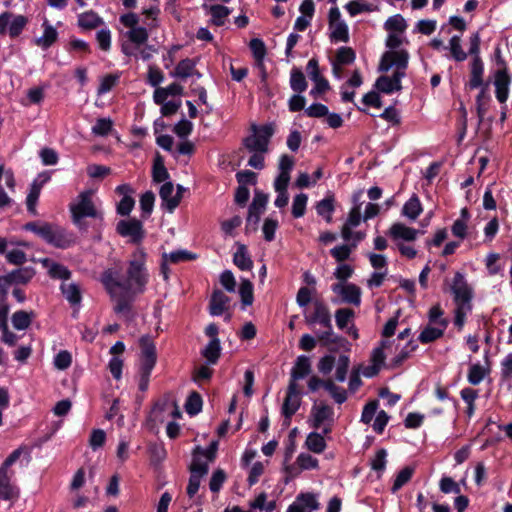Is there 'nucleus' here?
Masks as SVG:
<instances>
[{
    "instance_id": "f257e3e1",
    "label": "nucleus",
    "mask_w": 512,
    "mask_h": 512,
    "mask_svg": "<svg viewBox=\"0 0 512 512\" xmlns=\"http://www.w3.org/2000/svg\"><path fill=\"white\" fill-rule=\"evenodd\" d=\"M147 254L143 248L136 249L128 263L126 280L121 281L112 270L103 272L101 281L115 302L114 312L128 316L136 295L144 293L149 281L146 267Z\"/></svg>"
},
{
    "instance_id": "f03ea898",
    "label": "nucleus",
    "mask_w": 512,
    "mask_h": 512,
    "mask_svg": "<svg viewBox=\"0 0 512 512\" xmlns=\"http://www.w3.org/2000/svg\"><path fill=\"white\" fill-rule=\"evenodd\" d=\"M408 63L409 53L405 49H400V51H386L382 54L378 66L379 72L386 73L395 66V71L390 77L393 92H397L402 89L401 80L406 76Z\"/></svg>"
},
{
    "instance_id": "7ed1b4c3",
    "label": "nucleus",
    "mask_w": 512,
    "mask_h": 512,
    "mask_svg": "<svg viewBox=\"0 0 512 512\" xmlns=\"http://www.w3.org/2000/svg\"><path fill=\"white\" fill-rule=\"evenodd\" d=\"M71 212V219L73 224L82 232H87L88 225L85 222V218L90 217L98 219L103 222V214L98 211L92 201V191L85 190L79 193L77 197V203H71L69 205Z\"/></svg>"
},
{
    "instance_id": "20e7f679",
    "label": "nucleus",
    "mask_w": 512,
    "mask_h": 512,
    "mask_svg": "<svg viewBox=\"0 0 512 512\" xmlns=\"http://www.w3.org/2000/svg\"><path fill=\"white\" fill-rule=\"evenodd\" d=\"M26 231H30L41 237L48 244L66 249L73 244V240L66 233L65 229L48 222L39 224L38 222H28L23 227Z\"/></svg>"
},
{
    "instance_id": "39448f33",
    "label": "nucleus",
    "mask_w": 512,
    "mask_h": 512,
    "mask_svg": "<svg viewBox=\"0 0 512 512\" xmlns=\"http://www.w3.org/2000/svg\"><path fill=\"white\" fill-rule=\"evenodd\" d=\"M251 131L253 134L245 137L242 140L243 146L249 152L266 153L272 136L275 133V126L273 123H267L264 125H251Z\"/></svg>"
},
{
    "instance_id": "423d86ee",
    "label": "nucleus",
    "mask_w": 512,
    "mask_h": 512,
    "mask_svg": "<svg viewBox=\"0 0 512 512\" xmlns=\"http://www.w3.org/2000/svg\"><path fill=\"white\" fill-rule=\"evenodd\" d=\"M456 305L467 306V310L472 309L471 301L473 299V289L467 283L463 273L457 271L454 274L453 282L450 286Z\"/></svg>"
},
{
    "instance_id": "0eeeda50",
    "label": "nucleus",
    "mask_w": 512,
    "mask_h": 512,
    "mask_svg": "<svg viewBox=\"0 0 512 512\" xmlns=\"http://www.w3.org/2000/svg\"><path fill=\"white\" fill-rule=\"evenodd\" d=\"M116 232L122 237H130L134 244L141 243L145 237L143 223L136 218L120 220L116 225Z\"/></svg>"
},
{
    "instance_id": "6e6552de",
    "label": "nucleus",
    "mask_w": 512,
    "mask_h": 512,
    "mask_svg": "<svg viewBox=\"0 0 512 512\" xmlns=\"http://www.w3.org/2000/svg\"><path fill=\"white\" fill-rule=\"evenodd\" d=\"M301 405V391L297 383H289L287 387L286 397L282 405V415L286 424H290L292 416L298 411Z\"/></svg>"
},
{
    "instance_id": "1a4fd4ad",
    "label": "nucleus",
    "mask_w": 512,
    "mask_h": 512,
    "mask_svg": "<svg viewBox=\"0 0 512 512\" xmlns=\"http://www.w3.org/2000/svg\"><path fill=\"white\" fill-rule=\"evenodd\" d=\"M316 338L322 347H325L330 353H337L340 349H348V340L333 331V326L324 331L316 332Z\"/></svg>"
},
{
    "instance_id": "9d476101",
    "label": "nucleus",
    "mask_w": 512,
    "mask_h": 512,
    "mask_svg": "<svg viewBox=\"0 0 512 512\" xmlns=\"http://www.w3.org/2000/svg\"><path fill=\"white\" fill-rule=\"evenodd\" d=\"M139 347L141 350L140 367L154 369L157 362V352L153 338L150 335L141 336Z\"/></svg>"
},
{
    "instance_id": "9b49d317",
    "label": "nucleus",
    "mask_w": 512,
    "mask_h": 512,
    "mask_svg": "<svg viewBox=\"0 0 512 512\" xmlns=\"http://www.w3.org/2000/svg\"><path fill=\"white\" fill-rule=\"evenodd\" d=\"M512 75L510 72L494 71L493 85L495 87V97L500 104H505L509 98Z\"/></svg>"
},
{
    "instance_id": "f8f14e48",
    "label": "nucleus",
    "mask_w": 512,
    "mask_h": 512,
    "mask_svg": "<svg viewBox=\"0 0 512 512\" xmlns=\"http://www.w3.org/2000/svg\"><path fill=\"white\" fill-rule=\"evenodd\" d=\"M305 322L309 326L320 324L325 330L331 328L332 319L328 306L322 301H315L314 311L309 315H305Z\"/></svg>"
},
{
    "instance_id": "ddd939ff",
    "label": "nucleus",
    "mask_w": 512,
    "mask_h": 512,
    "mask_svg": "<svg viewBox=\"0 0 512 512\" xmlns=\"http://www.w3.org/2000/svg\"><path fill=\"white\" fill-rule=\"evenodd\" d=\"M310 416L312 418L311 427L314 429H319L326 422L334 423V409L325 403L318 404L315 401Z\"/></svg>"
},
{
    "instance_id": "4468645a",
    "label": "nucleus",
    "mask_w": 512,
    "mask_h": 512,
    "mask_svg": "<svg viewBox=\"0 0 512 512\" xmlns=\"http://www.w3.org/2000/svg\"><path fill=\"white\" fill-rule=\"evenodd\" d=\"M470 68V79L466 84V87L470 90L482 88L484 83V63L481 57L472 58L469 64Z\"/></svg>"
},
{
    "instance_id": "2eb2a0df",
    "label": "nucleus",
    "mask_w": 512,
    "mask_h": 512,
    "mask_svg": "<svg viewBox=\"0 0 512 512\" xmlns=\"http://www.w3.org/2000/svg\"><path fill=\"white\" fill-rule=\"evenodd\" d=\"M449 324L448 319H442L439 325L432 326L430 323L424 327L418 336V340L422 344H429L440 339Z\"/></svg>"
},
{
    "instance_id": "dca6fc26",
    "label": "nucleus",
    "mask_w": 512,
    "mask_h": 512,
    "mask_svg": "<svg viewBox=\"0 0 512 512\" xmlns=\"http://www.w3.org/2000/svg\"><path fill=\"white\" fill-rule=\"evenodd\" d=\"M19 498V488L11 483L8 472L0 469V500L16 501Z\"/></svg>"
},
{
    "instance_id": "f3484780",
    "label": "nucleus",
    "mask_w": 512,
    "mask_h": 512,
    "mask_svg": "<svg viewBox=\"0 0 512 512\" xmlns=\"http://www.w3.org/2000/svg\"><path fill=\"white\" fill-rule=\"evenodd\" d=\"M35 274V270L32 267H21L14 269L6 275L2 276L3 281L10 285L22 284L25 285L31 281Z\"/></svg>"
},
{
    "instance_id": "a211bd4d",
    "label": "nucleus",
    "mask_w": 512,
    "mask_h": 512,
    "mask_svg": "<svg viewBox=\"0 0 512 512\" xmlns=\"http://www.w3.org/2000/svg\"><path fill=\"white\" fill-rule=\"evenodd\" d=\"M230 298L221 290L215 289L209 300V313L212 316H220L227 310Z\"/></svg>"
},
{
    "instance_id": "6ab92c4d",
    "label": "nucleus",
    "mask_w": 512,
    "mask_h": 512,
    "mask_svg": "<svg viewBox=\"0 0 512 512\" xmlns=\"http://www.w3.org/2000/svg\"><path fill=\"white\" fill-rule=\"evenodd\" d=\"M311 373V362L310 358L301 355L298 356L294 366L291 369L289 383H297L298 380H302Z\"/></svg>"
},
{
    "instance_id": "aec40b11",
    "label": "nucleus",
    "mask_w": 512,
    "mask_h": 512,
    "mask_svg": "<svg viewBox=\"0 0 512 512\" xmlns=\"http://www.w3.org/2000/svg\"><path fill=\"white\" fill-rule=\"evenodd\" d=\"M316 212L319 216L323 217L327 223H331L332 215L335 211V196L328 193L325 198L318 201L315 206Z\"/></svg>"
},
{
    "instance_id": "412c9836",
    "label": "nucleus",
    "mask_w": 512,
    "mask_h": 512,
    "mask_svg": "<svg viewBox=\"0 0 512 512\" xmlns=\"http://www.w3.org/2000/svg\"><path fill=\"white\" fill-rule=\"evenodd\" d=\"M418 233V230L399 222L394 223L389 229V235L395 240L402 239L405 241H414L417 238Z\"/></svg>"
},
{
    "instance_id": "4be33fe9",
    "label": "nucleus",
    "mask_w": 512,
    "mask_h": 512,
    "mask_svg": "<svg viewBox=\"0 0 512 512\" xmlns=\"http://www.w3.org/2000/svg\"><path fill=\"white\" fill-rule=\"evenodd\" d=\"M233 263L242 271L252 270L253 261L246 245L238 244L237 251L233 255Z\"/></svg>"
},
{
    "instance_id": "5701e85b",
    "label": "nucleus",
    "mask_w": 512,
    "mask_h": 512,
    "mask_svg": "<svg viewBox=\"0 0 512 512\" xmlns=\"http://www.w3.org/2000/svg\"><path fill=\"white\" fill-rule=\"evenodd\" d=\"M221 350L220 339H210L208 344L202 349L201 355L206 359L208 364L215 365L219 361Z\"/></svg>"
},
{
    "instance_id": "b1692460",
    "label": "nucleus",
    "mask_w": 512,
    "mask_h": 512,
    "mask_svg": "<svg viewBox=\"0 0 512 512\" xmlns=\"http://www.w3.org/2000/svg\"><path fill=\"white\" fill-rule=\"evenodd\" d=\"M170 174L165 167L164 158L160 153H156L152 166V179L155 183L166 182Z\"/></svg>"
},
{
    "instance_id": "393cba45",
    "label": "nucleus",
    "mask_w": 512,
    "mask_h": 512,
    "mask_svg": "<svg viewBox=\"0 0 512 512\" xmlns=\"http://www.w3.org/2000/svg\"><path fill=\"white\" fill-rule=\"evenodd\" d=\"M42 177L43 179L40 183H37V181L33 182L30 192L26 198L27 210L33 215L36 214V204L40 195L41 187L50 179L48 175H43Z\"/></svg>"
},
{
    "instance_id": "a878e982",
    "label": "nucleus",
    "mask_w": 512,
    "mask_h": 512,
    "mask_svg": "<svg viewBox=\"0 0 512 512\" xmlns=\"http://www.w3.org/2000/svg\"><path fill=\"white\" fill-rule=\"evenodd\" d=\"M489 82H486L484 87L481 88L480 92L477 94L475 102H476V111L479 117L480 122L483 120L485 114L488 111L489 102L491 101V96L488 93Z\"/></svg>"
},
{
    "instance_id": "bb28decb",
    "label": "nucleus",
    "mask_w": 512,
    "mask_h": 512,
    "mask_svg": "<svg viewBox=\"0 0 512 512\" xmlns=\"http://www.w3.org/2000/svg\"><path fill=\"white\" fill-rule=\"evenodd\" d=\"M43 35L41 38L37 40V45L41 46L43 49H48L51 47L58 38L57 30L49 23L47 19L44 20L43 24Z\"/></svg>"
},
{
    "instance_id": "cd10ccee",
    "label": "nucleus",
    "mask_w": 512,
    "mask_h": 512,
    "mask_svg": "<svg viewBox=\"0 0 512 512\" xmlns=\"http://www.w3.org/2000/svg\"><path fill=\"white\" fill-rule=\"evenodd\" d=\"M341 297L343 302L359 306L361 304V289L354 283H346Z\"/></svg>"
},
{
    "instance_id": "c85d7f7f",
    "label": "nucleus",
    "mask_w": 512,
    "mask_h": 512,
    "mask_svg": "<svg viewBox=\"0 0 512 512\" xmlns=\"http://www.w3.org/2000/svg\"><path fill=\"white\" fill-rule=\"evenodd\" d=\"M422 211L423 209L419 197L416 194H413L403 205L402 215L411 220H415Z\"/></svg>"
},
{
    "instance_id": "c756f323",
    "label": "nucleus",
    "mask_w": 512,
    "mask_h": 512,
    "mask_svg": "<svg viewBox=\"0 0 512 512\" xmlns=\"http://www.w3.org/2000/svg\"><path fill=\"white\" fill-rule=\"evenodd\" d=\"M418 348V344L414 340H410L407 344L401 349V351L392 358L389 368L395 369L400 367L403 362L410 357V355L416 351Z\"/></svg>"
},
{
    "instance_id": "7c9ffc66",
    "label": "nucleus",
    "mask_w": 512,
    "mask_h": 512,
    "mask_svg": "<svg viewBox=\"0 0 512 512\" xmlns=\"http://www.w3.org/2000/svg\"><path fill=\"white\" fill-rule=\"evenodd\" d=\"M60 290H61L62 294L64 295V297L66 298V300L71 305H78V304H80V302L82 300V295H81V290H80V287H79L78 284H76V283H69V284L62 283L60 285Z\"/></svg>"
},
{
    "instance_id": "2f4dec72",
    "label": "nucleus",
    "mask_w": 512,
    "mask_h": 512,
    "mask_svg": "<svg viewBox=\"0 0 512 512\" xmlns=\"http://www.w3.org/2000/svg\"><path fill=\"white\" fill-rule=\"evenodd\" d=\"M102 24V18L92 10L80 14L78 17V25L83 29H95Z\"/></svg>"
},
{
    "instance_id": "473e14b6",
    "label": "nucleus",
    "mask_w": 512,
    "mask_h": 512,
    "mask_svg": "<svg viewBox=\"0 0 512 512\" xmlns=\"http://www.w3.org/2000/svg\"><path fill=\"white\" fill-rule=\"evenodd\" d=\"M306 447L313 453L321 454L326 449V441L322 434L310 432L306 438Z\"/></svg>"
},
{
    "instance_id": "72a5a7b5",
    "label": "nucleus",
    "mask_w": 512,
    "mask_h": 512,
    "mask_svg": "<svg viewBox=\"0 0 512 512\" xmlns=\"http://www.w3.org/2000/svg\"><path fill=\"white\" fill-rule=\"evenodd\" d=\"M290 86L296 93H302L307 89L308 83L301 69L297 67H293L291 69Z\"/></svg>"
},
{
    "instance_id": "f704fd0d",
    "label": "nucleus",
    "mask_w": 512,
    "mask_h": 512,
    "mask_svg": "<svg viewBox=\"0 0 512 512\" xmlns=\"http://www.w3.org/2000/svg\"><path fill=\"white\" fill-rule=\"evenodd\" d=\"M203 406L202 396L197 391H192L185 402V410L190 416H195L201 412Z\"/></svg>"
},
{
    "instance_id": "c9c22d12",
    "label": "nucleus",
    "mask_w": 512,
    "mask_h": 512,
    "mask_svg": "<svg viewBox=\"0 0 512 512\" xmlns=\"http://www.w3.org/2000/svg\"><path fill=\"white\" fill-rule=\"evenodd\" d=\"M33 316H34V313L32 311L31 312H27L24 310L16 311L12 315L13 327L17 330H26L31 325Z\"/></svg>"
},
{
    "instance_id": "e433bc0d",
    "label": "nucleus",
    "mask_w": 512,
    "mask_h": 512,
    "mask_svg": "<svg viewBox=\"0 0 512 512\" xmlns=\"http://www.w3.org/2000/svg\"><path fill=\"white\" fill-rule=\"evenodd\" d=\"M162 259L170 263L177 264L180 262L192 261L197 259V255L187 250H176L170 253H163Z\"/></svg>"
},
{
    "instance_id": "4c0bfd02",
    "label": "nucleus",
    "mask_w": 512,
    "mask_h": 512,
    "mask_svg": "<svg viewBox=\"0 0 512 512\" xmlns=\"http://www.w3.org/2000/svg\"><path fill=\"white\" fill-rule=\"evenodd\" d=\"M239 294L241 297V302L244 306H250L253 304L254 301V287L252 282L249 279L242 278L240 287H239Z\"/></svg>"
},
{
    "instance_id": "58836bf2",
    "label": "nucleus",
    "mask_w": 512,
    "mask_h": 512,
    "mask_svg": "<svg viewBox=\"0 0 512 512\" xmlns=\"http://www.w3.org/2000/svg\"><path fill=\"white\" fill-rule=\"evenodd\" d=\"M332 31L330 39L333 42H348L349 28L345 21L335 23L333 27H329Z\"/></svg>"
},
{
    "instance_id": "ea45409f",
    "label": "nucleus",
    "mask_w": 512,
    "mask_h": 512,
    "mask_svg": "<svg viewBox=\"0 0 512 512\" xmlns=\"http://www.w3.org/2000/svg\"><path fill=\"white\" fill-rule=\"evenodd\" d=\"M210 14L212 17L211 22L215 26H223L226 18L230 14V10L224 5L216 4L210 7Z\"/></svg>"
},
{
    "instance_id": "a19ab883",
    "label": "nucleus",
    "mask_w": 512,
    "mask_h": 512,
    "mask_svg": "<svg viewBox=\"0 0 512 512\" xmlns=\"http://www.w3.org/2000/svg\"><path fill=\"white\" fill-rule=\"evenodd\" d=\"M384 28L389 32L403 33L407 29V23L401 14H396L385 21Z\"/></svg>"
},
{
    "instance_id": "79ce46f5",
    "label": "nucleus",
    "mask_w": 512,
    "mask_h": 512,
    "mask_svg": "<svg viewBox=\"0 0 512 512\" xmlns=\"http://www.w3.org/2000/svg\"><path fill=\"white\" fill-rule=\"evenodd\" d=\"M195 66L196 62L193 59H183L177 64L172 75L179 78H187L193 75Z\"/></svg>"
},
{
    "instance_id": "37998d69",
    "label": "nucleus",
    "mask_w": 512,
    "mask_h": 512,
    "mask_svg": "<svg viewBox=\"0 0 512 512\" xmlns=\"http://www.w3.org/2000/svg\"><path fill=\"white\" fill-rule=\"evenodd\" d=\"M354 317L355 312L351 308H339L335 311L336 325L340 330H345Z\"/></svg>"
},
{
    "instance_id": "c03bdc74",
    "label": "nucleus",
    "mask_w": 512,
    "mask_h": 512,
    "mask_svg": "<svg viewBox=\"0 0 512 512\" xmlns=\"http://www.w3.org/2000/svg\"><path fill=\"white\" fill-rule=\"evenodd\" d=\"M414 473L413 468L406 466L397 474L393 485L391 487V492L396 493L399 489H401L406 483L410 481Z\"/></svg>"
},
{
    "instance_id": "a18cd8bd",
    "label": "nucleus",
    "mask_w": 512,
    "mask_h": 512,
    "mask_svg": "<svg viewBox=\"0 0 512 512\" xmlns=\"http://www.w3.org/2000/svg\"><path fill=\"white\" fill-rule=\"evenodd\" d=\"M155 202V194L152 191H146L142 196L140 197V208L142 211L141 217L143 219H147L154 207Z\"/></svg>"
},
{
    "instance_id": "49530a36",
    "label": "nucleus",
    "mask_w": 512,
    "mask_h": 512,
    "mask_svg": "<svg viewBox=\"0 0 512 512\" xmlns=\"http://www.w3.org/2000/svg\"><path fill=\"white\" fill-rule=\"evenodd\" d=\"M126 36L130 42L140 46L147 42L149 33L145 27L138 26L136 28L130 29L126 33Z\"/></svg>"
},
{
    "instance_id": "de8ad7c7",
    "label": "nucleus",
    "mask_w": 512,
    "mask_h": 512,
    "mask_svg": "<svg viewBox=\"0 0 512 512\" xmlns=\"http://www.w3.org/2000/svg\"><path fill=\"white\" fill-rule=\"evenodd\" d=\"M308 196L304 193L297 194L292 203V215L294 218H300L305 215Z\"/></svg>"
},
{
    "instance_id": "09e8293b",
    "label": "nucleus",
    "mask_w": 512,
    "mask_h": 512,
    "mask_svg": "<svg viewBox=\"0 0 512 512\" xmlns=\"http://www.w3.org/2000/svg\"><path fill=\"white\" fill-rule=\"evenodd\" d=\"M450 52L452 57L457 62H463L467 58V53L463 51L461 47V39L460 36L454 35L451 37L449 41Z\"/></svg>"
},
{
    "instance_id": "8fccbe9b",
    "label": "nucleus",
    "mask_w": 512,
    "mask_h": 512,
    "mask_svg": "<svg viewBox=\"0 0 512 512\" xmlns=\"http://www.w3.org/2000/svg\"><path fill=\"white\" fill-rule=\"evenodd\" d=\"M28 23V19L24 15H17L13 18V20L9 23V36L11 38H17L25 28Z\"/></svg>"
},
{
    "instance_id": "3c124183",
    "label": "nucleus",
    "mask_w": 512,
    "mask_h": 512,
    "mask_svg": "<svg viewBox=\"0 0 512 512\" xmlns=\"http://www.w3.org/2000/svg\"><path fill=\"white\" fill-rule=\"evenodd\" d=\"M356 59V53L351 47L342 46L338 48L335 62L340 65L352 64Z\"/></svg>"
},
{
    "instance_id": "603ef678",
    "label": "nucleus",
    "mask_w": 512,
    "mask_h": 512,
    "mask_svg": "<svg viewBox=\"0 0 512 512\" xmlns=\"http://www.w3.org/2000/svg\"><path fill=\"white\" fill-rule=\"evenodd\" d=\"M49 276L53 279L68 280L71 278V271L64 265L52 262L49 266Z\"/></svg>"
},
{
    "instance_id": "864d4df0",
    "label": "nucleus",
    "mask_w": 512,
    "mask_h": 512,
    "mask_svg": "<svg viewBox=\"0 0 512 512\" xmlns=\"http://www.w3.org/2000/svg\"><path fill=\"white\" fill-rule=\"evenodd\" d=\"M193 459L192 463L189 467L190 474L199 475V477H203L208 473L209 467L206 462H203L200 458L201 455L195 453L193 450Z\"/></svg>"
},
{
    "instance_id": "5fc2aeb1",
    "label": "nucleus",
    "mask_w": 512,
    "mask_h": 512,
    "mask_svg": "<svg viewBox=\"0 0 512 512\" xmlns=\"http://www.w3.org/2000/svg\"><path fill=\"white\" fill-rule=\"evenodd\" d=\"M297 502H299L304 510L309 509L310 511L318 510L320 504L313 493H300L297 497Z\"/></svg>"
},
{
    "instance_id": "6e6d98bb",
    "label": "nucleus",
    "mask_w": 512,
    "mask_h": 512,
    "mask_svg": "<svg viewBox=\"0 0 512 512\" xmlns=\"http://www.w3.org/2000/svg\"><path fill=\"white\" fill-rule=\"evenodd\" d=\"M249 48L253 54V57L257 61H263L266 56L267 49L264 41L260 38H253L249 42Z\"/></svg>"
},
{
    "instance_id": "4d7b16f0",
    "label": "nucleus",
    "mask_w": 512,
    "mask_h": 512,
    "mask_svg": "<svg viewBox=\"0 0 512 512\" xmlns=\"http://www.w3.org/2000/svg\"><path fill=\"white\" fill-rule=\"evenodd\" d=\"M120 78L119 74H107L105 75L98 86L97 93L99 95L110 92L113 87L118 83Z\"/></svg>"
},
{
    "instance_id": "13d9d810",
    "label": "nucleus",
    "mask_w": 512,
    "mask_h": 512,
    "mask_svg": "<svg viewBox=\"0 0 512 512\" xmlns=\"http://www.w3.org/2000/svg\"><path fill=\"white\" fill-rule=\"evenodd\" d=\"M355 247H356V244L339 245V246L332 248L330 250V254L337 262H344L345 260H347L349 258L352 248H355Z\"/></svg>"
},
{
    "instance_id": "bf43d9fd",
    "label": "nucleus",
    "mask_w": 512,
    "mask_h": 512,
    "mask_svg": "<svg viewBox=\"0 0 512 512\" xmlns=\"http://www.w3.org/2000/svg\"><path fill=\"white\" fill-rule=\"evenodd\" d=\"M345 9L348 11L350 16L354 17L364 12H372L373 6L368 3L359 2L357 0L350 1L345 5Z\"/></svg>"
},
{
    "instance_id": "052dcab7",
    "label": "nucleus",
    "mask_w": 512,
    "mask_h": 512,
    "mask_svg": "<svg viewBox=\"0 0 512 512\" xmlns=\"http://www.w3.org/2000/svg\"><path fill=\"white\" fill-rule=\"evenodd\" d=\"M226 477H227L226 473L223 469H220V468L216 469L210 478L209 489L213 493H218L221 490V488L226 480Z\"/></svg>"
},
{
    "instance_id": "680f3d73",
    "label": "nucleus",
    "mask_w": 512,
    "mask_h": 512,
    "mask_svg": "<svg viewBox=\"0 0 512 512\" xmlns=\"http://www.w3.org/2000/svg\"><path fill=\"white\" fill-rule=\"evenodd\" d=\"M486 375V370L479 364H473L469 368L468 382L472 385H478L482 382Z\"/></svg>"
},
{
    "instance_id": "e2e57ef3",
    "label": "nucleus",
    "mask_w": 512,
    "mask_h": 512,
    "mask_svg": "<svg viewBox=\"0 0 512 512\" xmlns=\"http://www.w3.org/2000/svg\"><path fill=\"white\" fill-rule=\"evenodd\" d=\"M268 202V195L262 191L255 190L254 198L249 206V210L262 214Z\"/></svg>"
},
{
    "instance_id": "0e129e2a",
    "label": "nucleus",
    "mask_w": 512,
    "mask_h": 512,
    "mask_svg": "<svg viewBox=\"0 0 512 512\" xmlns=\"http://www.w3.org/2000/svg\"><path fill=\"white\" fill-rule=\"evenodd\" d=\"M350 359L347 355H340L338 358L335 378L339 382H344L348 373Z\"/></svg>"
},
{
    "instance_id": "69168bd1",
    "label": "nucleus",
    "mask_w": 512,
    "mask_h": 512,
    "mask_svg": "<svg viewBox=\"0 0 512 512\" xmlns=\"http://www.w3.org/2000/svg\"><path fill=\"white\" fill-rule=\"evenodd\" d=\"M113 122L110 118H100L92 128V132L98 136H107L112 130Z\"/></svg>"
},
{
    "instance_id": "338daca9",
    "label": "nucleus",
    "mask_w": 512,
    "mask_h": 512,
    "mask_svg": "<svg viewBox=\"0 0 512 512\" xmlns=\"http://www.w3.org/2000/svg\"><path fill=\"white\" fill-rule=\"evenodd\" d=\"M66 49L70 53H72V52H80L82 54H90L91 53L90 45L86 41L75 38V37H72L70 39L69 44Z\"/></svg>"
},
{
    "instance_id": "774afa93",
    "label": "nucleus",
    "mask_w": 512,
    "mask_h": 512,
    "mask_svg": "<svg viewBox=\"0 0 512 512\" xmlns=\"http://www.w3.org/2000/svg\"><path fill=\"white\" fill-rule=\"evenodd\" d=\"M72 356L67 350H61L54 358V366L59 370H66L71 366Z\"/></svg>"
}]
</instances>
